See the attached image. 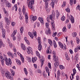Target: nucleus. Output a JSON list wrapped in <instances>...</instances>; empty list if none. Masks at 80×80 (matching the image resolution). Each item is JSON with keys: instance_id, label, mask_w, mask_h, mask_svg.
Segmentation results:
<instances>
[{"instance_id": "nucleus-54", "label": "nucleus", "mask_w": 80, "mask_h": 80, "mask_svg": "<svg viewBox=\"0 0 80 80\" xmlns=\"http://www.w3.org/2000/svg\"><path fill=\"white\" fill-rule=\"evenodd\" d=\"M77 43H78V44H79L80 43V39H77Z\"/></svg>"}, {"instance_id": "nucleus-34", "label": "nucleus", "mask_w": 80, "mask_h": 80, "mask_svg": "<svg viewBox=\"0 0 80 80\" xmlns=\"http://www.w3.org/2000/svg\"><path fill=\"white\" fill-rule=\"evenodd\" d=\"M26 11V9H25V7L24 6H23V8L22 9V12L24 13H25V12Z\"/></svg>"}, {"instance_id": "nucleus-32", "label": "nucleus", "mask_w": 80, "mask_h": 80, "mask_svg": "<svg viewBox=\"0 0 80 80\" xmlns=\"http://www.w3.org/2000/svg\"><path fill=\"white\" fill-rule=\"evenodd\" d=\"M51 23L52 25V27L53 28H54L55 27V23H54V21H51Z\"/></svg>"}, {"instance_id": "nucleus-26", "label": "nucleus", "mask_w": 80, "mask_h": 80, "mask_svg": "<svg viewBox=\"0 0 80 80\" xmlns=\"http://www.w3.org/2000/svg\"><path fill=\"white\" fill-rule=\"evenodd\" d=\"M37 60V58L36 57H34V58H32V61L33 63L35 62V61H36Z\"/></svg>"}, {"instance_id": "nucleus-29", "label": "nucleus", "mask_w": 80, "mask_h": 80, "mask_svg": "<svg viewBox=\"0 0 80 80\" xmlns=\"http://www.w3.org/2000/svg\"><path fill=\"white\" fill-rule=\"evenodd\" d=\"M46 34H47V35H48V33L49 34H50L51 33V32H50V29L49 28L48 29V31H47L46 32Z\"/></svg>"}, {"instance_id": "nucleus-46", "label": "nucleus", "mask_w": 80, "mask_h": 80, "mask_svg": "<svg viewBox=\"0 0 80 80\" xmlns=\"http://www.w3.org/2000/svg\"><path fill=\"white\" fill-rule=\"evenodd\" d=\"M68 29H70L71 28V24L69 23L68 25Z\"/></svg>"}, {"instance_id": "nucleus-20", "label": "nucleus", "mask_w": 80, "mask_h": 80, "mask_svg": "<svg viewBox=\"0 0 80 80\" xmlns=\"http://www.w3.org/2000/svg\"><path fill=\"white\" fill-rule=\"evenodd\" d=\"M6 4L7 7H8V8L11 7V4H10L7 1Z\"/></svg>"}, {"instance_id": "nucleus-55", "label": "nucleus", "mask_w": 80, "mask_h": 80, "mask_svg": "<svg viewBox=\"0 0 80 80\" xmlns=\"http://www.w3.org/2000/svg\"><path fill=\"white\" fill-rule=\"evenodd\" d=\"M36 53H37V56H38L39 57H40V54H39V53L38 52H36Z\"/></svg>"}, {"instance_id": "nucleus-38", "label": "nucleus", "mask_w": 80, "mask_h": 80, "mask_svg": "<svg viewBox=\"0 0 80 80\" xmlns=\"http://www.w3.org/2000/svg\"><path fill=\"white\" fill-rule=\"evenodd\" d=\"M58 76H60V70H58L57 73Z\"/></svg>"}, {"instance_id": "nucleus-36", "label": "nucleus", "mask_w": 80, "mask_h": 80, "mask_svg": "<svg viewBox=\"0 0 80 80\" xmlns=\"http://www.w3.org/2000/svg\"><path fill=\"white\" fill-rule=\"evenodd\" d=\"M45 70L47 73H48V72H49V68H48L46 67L45 68Z\"/></svg>"}, {"instance_id": "nucleus-30", "label": "nucleus", "mask_w": 80, "mask_h": 80, "mask_svg": "<svg viewBox=\"0 0 80 80\" xmlns=\"http://www.w3.org/2000/svg\"><path fill=\"white\" fill-rule=\"evenodd\" d=\"M5 20H6V22L7 23H10V20L8 19V18L7 17H6L5 18Z\"/></svg>"}, {"instance_id": "nucleus-8", "label": "nucleus", "mask_w": 80, "mask_h": 80, "mask_svg": "<svg viewBox=\"0 0 80 80\" xmlns=\"http://www.w3.org/2000/svg\"><path fill=\"white\" fill-rule=\"evenodd\" d=\"M43 2H45V8L46 9H47L48 7V1H50V0H43Z\"/></svg>"}, {"instance_id": "nucleus-4", "label": "nucleus", "mask_w": 80, "mask_h": 80, "mask_svg": "<svg viewBox=\"0 0 80 80\" xmlns=\"http://www.w3.org/2000/svg\"><path fill=\"white\" fill-rule=\"evenodd\" d=\"M5 76H6V78H8V79H10V80H13V76H11V74L9 73L8 72H7L5 73Z\"/></svg>"}, {"instance_id": "nucleus-45", "label": "nucleus", "mask_w": 80, "mask_h": 80, "mask_svg": "<svg viewBox=\"0 0 80 80\" xmlns=\"http://www.w3.org/2000/svg\"><path fill=\"white\" fill-rule=\"evenodd\" d=\"M73 0H70V3L71 5H73Z\"/></svg>"}, {"instance_id": "nucleus-6", "label": "nucleus", "mask_w": 80, "mask_h": 80, "mask_svg": "<svg viewBox=\"0 0 80 80\" xmlns=\"http://www.w3.org/2000/svg\"><path fill=\"white\" fill-rule=\"evenodd\" d=\"M17 30H14L12 34L11 35V37H12L13 40V41H15V40L17 39L15 37V35L17 33Z\"/></svg>"}, {"instance_id": "nucleus-25", "label": "nucleus", "mask_w": 80, "mask_h": 80, "mask_svg": "<svg viewBox=\"0 0 80 80\" xmlns=\"http://www.w3.org/2000/svg\"><path fill=\"white\" fill-rule=\"evenodd\" d=\"M78 53H77L75 57V60H76V62H78V60H77V59L78 58Z\"/></svg>"}, {"instance_id": "nucleus-10", "label": "nucleus", "mask_w": 80, "mask_h": 80, "mask_svg": "<svg viewBox=\"0 0 80 80\" xmlns=\"http://www.w3.org/2000/svg\"><path fill=\"white\" fill-rule=\"evenodd\" d=\"M17 53L18 55H20L21 57V60L22 63H24V58H23V56L19 52H17Z\"/></svg>"}, {"instance_id": "nucleus-16", "label": "nucleus", "mask_w": 80, "mask_h": 80, "mask_svg": "<svg viewBox=\"0 0 80 80\" xmlns=\"http://www.w3.org/2000/svg\"><path fill=\"white\" fill-rule=\"evenodd\" d=\"M8 54L9 57H11V58H13L14 57L13 55V53H11L10 52H8Z\"/></svg>"}, {"instance_id": "nucleus-21", "label": "nucleus", "mask_w": 80, "mask_h": 80, "mask_svg": "<svg viewBox=\"0 0 80 80\" xmlns=\"http://www.w3.org/2000/svg\"><path fill=\"white\" fill-rule=\"evenodd\" d=\"M17 4H15L14 7H12V10H15V11L17 12Z\"/></svg>"}, {"instance_id": "nucleus-1", "label": "nucleus", "mask_w": 80, "mask_h": 80, "mask_svg": "<svg viewBox=\"0 0 80 80\" xmlns=\"http://www.w3.org/2000/svg\"><path fill=\"white\" fill-rule=\"evenodd\" d=\"M53 57L55 58V63H54V67L55 68H57V67H58L59 65V63L58 62V57L56 56V52L55 51H53Z\"/></svg>"}, {"instance_id": "nucleus-5", "label": "nucleus", "mask_w": 80, "mask_h": 80, "mask_svg": "<svg viewBox=\"0 0 80 80\" xmlns=\"http://www.w3.org/2000/svg\"><path fill=\"white\" fill-rule=\"evenodd\" d=\"M5 60L6 62V64L8 66L9 65H9L12 64V61L10 58H8V59H7V58H6Z\"/></svg>"}, {"instance_id": "nucleus-28", "label": "nucleus", "mask_w": 80, "mask_h": 80, "mask_svg": "<svg viewBox=\"0 0 80 80\" xmlns=\"http://www.w3.org/2000/svg\"><path fill=\"white\" fill-rule=\"evenodd\" d=\"M56 17L57 18H58L59 17V15L60 14H59V12H58V10H56Z\"/></svg>"}, {"instance_id": "nucleus-56", "label": "nucleus", "mask_w": 80, "mask_h": 80, "mask_svg": "<svg viewBox=\"0 0 80 80\" xmlns=\"http://www.w3.org/2000/svg\"><path fill=\"white\" fill-rule=\"evenodd\" d=\"M69 52L71 54H73V51L72 49L69 50Z\"/></svg>"}, {"instance_id": "nucleus-40", "label": "nucleus", "mask_w": 80, "mask_h": 80, "mask_svg": "<svg viewBox=\"0 0 80 80\" xmlns=\"http://www.w3.org/2000/svg\"><path fill=\"white\" fill-rule=\"evenodd\" d=\"M62 31L63 32H65L67 31V29H66V28L65 27H64L62 29Z\"/></svg>"}, {"instance_id": "nucleus-23", "label": "nucleus", "mask_w": 80, "mask_h": 80, "mask_svg": "<svg viewBox=\"0 0 80 80\" xmlns=\"http://www.w3.org/2000/svg\"><path fill=\"white\" fill-rule=\"evenodd\" d=\"M2 47H5V45L2 42V41L0 40V48H2Z\"/></svg>"}, {"instance_id": "nucleus-52", "label": "nucleus", "mask_w": 80, "mask_h": 80, "mask_svg": "<svg viewBox=\"0 0 80 80\" xmlns=\"http://www.w3.org/2000/svg\"><path fill=\"white\" fill-rule=\"evenodd\" d=\"M65 10L68 13H69V12H70V9L68 8H67V9Z\"/></svg>"}, {"instance_id": "nucleus-17", "label": "nucleus", "mask_w": 80, "mask_h": 80, "mask_svg": "<svg viewBox=\"0 0 80 80\" xmlns=\"http://www.w3.org/2000/svg\"><path fill=\"white\" fill-rule=\"evenodd\" d=\"M78 50H80V48L79 46H77L74 49V52L75 53H76L78 51Z\"/></svg>"}, {"instance_id": "nucleus-53", "label": "nucleus", "mask_w": 80, "mask_h": 80, "mask_svg": "<svg viewBox=\"0 0 80 80\" xmlns=\"http://www.w3.org/2000/svg\"><path fill=\"white\" fill-rule=\"evenodd\" d=\"M61 19L62 21H64V20H65V16H63L61 17Z\"/></svg>"}, {"instance_id": "nucleus-61", "label": "nucleus", "mask_w": 80, "mask_h": 80, "mask_svg": "<svg viewBox=\"0 0 80 80\" xmlns=\"http://www.w3.org/2000/svg\"><path fill=\"white\" fill-rule=\"evenodd\" d=\"M25 42H26L27 43V44H28V45H29L30 43V42H29L28 40H27L26 41H25Z\"/></svg>"}, {"instance_id": "nucleus-33", "label": "nucleus", "mask_w": 80, "mask_h": 80, "mask_svg": "<svg viewBox=\"0 0 80 80\" xmlns=\"http://www.w3.org/2000/svg\"><path fill=\"white\" fill-rule=\"evenodd\" d=\"M72 71L73 72V75H75V74L76 73H77V71L76 70V69L75 68L73 69L72 70Z\"/></svg>"}, {"instance_id": "nucleus-37", "label": "nucleus", "mask_w": 80, "mask_h": 80, "mask_svg": "<svg viewBox=\"0 0 80 80\" xmlns=\"http://www.w3.org/2000/svg\"><path fill=\"white\" fill-rule=\"evenodd\" d=\"M47 52L48 53H51V52H50V47L48 48L47 50Z\"/></svg>"}, {"instance_id": "nucleus-59", "label": "nucleus", "mask_w": 80, "mask_h": 80, "mask_svg": "<svg viewBox=\"0 0 80 80\" xmlns=\"http://www.w3.org/2000/svg\"><path fill=\"white\" fill-rule=\"evenodd\" d=\"M43 76L44 77V78H46V77H47V74H46L45 73H43Z\"/></svg>"}, {"instance_id": "nucleus-3", "label": "nucleus", "mask_w": 80, "mask_h": 80, "mask_svg": "<svg viewBox=\"0 0 80 80\" xmlns=\"http://www.w3.org/2000/svg\"><path fill=\"white\" fill-rule=\"evenodd\" d=\"M34 4V0H30L29 1V3L28 4V7L29 8H30L33 11H34V8H33V5Z\"/></svg>"}, {"instance_id": "nucleus-11", "label": "nucleus", "mask_w": 80, "mask_h": 80, "mask_svg": "<svg viewBox=\"0 0 80 80\" xmlns=\"http://www.w3.org/2000/svg\"><path fill=\"white\" fill-rule=\"evenodd\" d=\"M27 52L28 54H30V53H32V49L31 48L29 47L28 48Z\"/></svg>"}, {"instance_id": "nucleus-22", "label": "nucleus", "mask_w": 80, "mask_h": 80, "mask_svg": "<svg viewBox=\"0 0 80 80\" xmlns=\"http://www.w3.org/2000/svg\"><path fill=\"white\" fill-rule=\"evenodd\" d=\"M38 48L39 50H41L42 49V46L41 43H39V44Z\"/></svg>"}, {"instance_id": "nucleus-9", "label": "nucleus", "mask_w": 80, "mask_h": 80, "mask_svg": "<svg viewBox=\"0 0 80 80\" xmlns=\"http://www.w3.org/2000/svg\"><path fill=\"white\" fill-rule=\"evenodd\" d=\"M69 19H70L72 23H74L75 22V19L72 16V15H70L69 16Z\"/></svg>"}, {"instance_id": "nucleus-39", "label": "nucleus", "mask_w": 80, "mask_h": 80, "mask_svg": "<svg viewBox=\"0 0 80 80\" xmlns=\"http://www.w3.org/2000/svg\"><path fill=\"white\" fill-rule=\"evenodd\" d=\"M72 35L73 37H75L77 36V33L76 32H73Z\"/></svg>"}, {"instance_id": "nucleus-2", "label": "nucleus", "mask_w": 80, "mask_h": 80, "mask_svg": "<svg viewBox=\"0 0 80 80\" xmlns=\"http://www.w3.org/2000/svg\"><path fill=\"white\" fill-rule=\"evenodd\" d=\"M0 28L2 30V37L3 38H4L5 37V29H3V23L2 22H1V23L0 24Z\"/></svg>"}, {"instance_id": "nucleus-50", "label": "nucleus", "mask_w": 80, "mask_h": 80, "mask_svg": "<svg viewBox=\"0 0 80 80\" xmlns=\"http://www.w3.org/2000/svg\"><path fill=\"white\" fill-rule=\"evenodd\" d=\"M54 5L55 4H54V2H52L51 3V6H52V7L53 8V7H54Z\"/></svg>"}, {"instance_id": "nucleus-63", "label": "nucleus", "mask_w": 80, "mask_h": 80, "mask_svg": "<svg viewBox=\"0 0 80 80\" xmlns=\"http://www.w3.org/2000/svg\"><path fill=\"white\" fill-rule=\"evenodd\" d=\"M12 26H14V25H15V22H12Z\"/></svg>"}, {"instance_id": "nucleus-12", "label": "nucleus", "mask_w": 80, "mask_h": 80, "mask_svg": "<svg viewBox=\"0 0 80 80\" xmlns=\"http://www.w3.org/2000/svg\"><path fill=\"white\" fill-rule=\"evenodd\" d=\"M38 20L40 21L42 25L44 24V22L43 21V19L42 17H39L38 18Z\"/></svg>"}, {"instance_id": "nucleus-62", "label": "nucleus", "mask_w": 80, "mask_h": 80, "mask_svg": "<svg viewBox=\"0 0 80 80\" xmlns=\"http://www.w3.org/2000/svg\"><path fill=\"white\" fill-rule=\"evenodd\" d=\"M76 80H79V76H77L76 77Z\"/></svg>"}, {"instance_id": "nucleus-7", "label": "nucleus", "mask_w": 80, "mask_h": 80, "mask_svg": "<svg viewBox=\"0 0 80 80\" xmlns=\"http://www.w3.org/2000/svg\"><path fill=\"white\" fill-rule=\"evenodd\" d=\"M58 44L59 47H60V48H63V50H66V46L65 45H64V46L63 45V44L61 43V42H58Z\"/></svg>"}, {"instance_id": "nucleus-27", "label": "nucleus", "mask_w": 80, "mask_h": 80, "mask_svg": "<svg viewBox=\"0 0 80 80\" xmlns=\"http://www.w3.org/2000/svg\"><path fill=\"white\" fill-rule=\"evenodd\" d=\"M48 42L50 45H51V46H52V45H53V44H52V41L50 39H48Z\"/></svg>"}, {"instance_id": "nucleus-14", "label": "nucleus", "mask_w": 80, "mask_h": 80, "mask_svg": "<svg viewBox=\"0 0 80 80\" xmlns=\"http://www.w3.org/2000/svg\"><path fill=\"white\" fill-rule=\"evenodd\" d=\"M44 60H45V59H44V58L42 57V59H40V62L41 63V67H42V66H43V63L44 62Z\"/></svg>"}, {"instance_id": "nucleus-19", "label": "nucleus", "mask_w": 80, "mask_h": 80, "mask_svg": "<svg viewBox=\"0 0 80 80\" xmlns=\"http://www.w3.org/2000/svg\"><path fill=\"white\" fill-rule=\"evenodd\" d=\"M21 47L23 50H26L25 46L22 43L21 44Z\"/></svg>"}, {"instance_id": "nucleus-58", "label": "nucleus", "mask_w": 80, "mask_h": 80, "mask_svg": "<svg viewBox=\"0 0 80 80\" xmlns=\"http://www.w3.org/2000/svg\"><path fill=\"white\" fill-rule=\"evenodd\" d=\"M11 73H12V75L13 76H14V75H15V73H14V71H11Z\"/></svg>"}, {"instance_id": "nucleus-60", "label": "nucleus", "mask_w": 80, "mask_h": 80, "mask_svg": "<svg viewBox=\"0 0 80 80\" xmlns=\"http://www.w3.org/2000/svg\"><path fill=\"white\" fill-rule=\"evenodd\" d=\"M25 20L26 21H28V16H25Z\"/></svg>"}, {"instance_id": "nucleus-24", "label": "nucleus", "mask_w": 80, "mask_h": 80, "mask_svg": "<svg viewBox=\"0 0 80 80\" xmlns=\"http://www.w3.org/2000/svg\"><path fill=\"white\" fill-rule=\"evenodd\" d=\"M28 34L32 38H33V35L32 32L31 33L30 32H29Z\"/></svg>"}, {"instance_id": "nucleus-57", "label": "nucleus", "mask_w": 80, "mask_h": 80, "mask_svg": "<svg viewBox=\"0 0 80 80\" xmlns=\"http://www.w3.org/2000/svg\"><path fill=\"white\" fill-rule=\"evenodd\" d=\"M37 35V32H32V35L33 36H35Z\"/></svg>"}, {"instance_id": "nucleus-13", "label": "nucleus", "mask_w": 80, "mask_h": 80, "mask_svg": "<svg viewBox=\"0 0 80 80\" xmlns=\"http://www.w3.org/2000/svg\"><path fill=\"white\" fill-rule=\"evenodd\" d=\"M40 22H36V23H35L34 25V28H35L36 27V26H37V27H40Z\"/></svg>"}, {"instance_id": "nucleus-31", "label": "nucleus", "mask_w": 80, "mask_h": 80, "mask_svg": "<svg viewBox=\"0 0 80 80\" xmlns=\"http://www.w3.org/2000/svg\"><path fill=\"white\" fill-rule=\"evenodd\" d=\"M37 17L36 16H33L32 17V18L31 19L32 20H33V21H35L36 20H37Z\"/></svg>"}, {"instance_id": "nucleus-44", "label": "nucleus", "mask_w": 80, "mask_h": 80, "mask_svg": "<svg viewBox=\"0 0 80 80\" xmlns=\"http://www.w3.org/2000/svg\"><path fill=\"white\" fill-rule=\"evenodd\" d=\"M40 37H38V44H39V43H40Z\"/></svg>"}, {"instance_id": "nucleus-64", "label": "nucleus", "mask_w": 80, "mask_h": 80, "mask_svg": "<svg viewBox=\"0 0 80 80\" xmlns=\"http://www.w3.org/2000/svg\"><path fill=\"white\" fill-rule=\"evenodd\" d=\"M19 18H20V20H22V19H23V17H22V16H20L19 17Z\"/></svg>"}, {"instance_id": "nucleus-48", "label": "nucleus", "mask_w": 80, "mask_h": 80, "mask_svg": "<svg viewBox=\"0 0 80 80\" xmlns=\"http://www.w3.org/2000/svg\"><path fill=\"white\" fill-rule=\"evenodd\" d=\"M65 57H66V60H69L70 58H68V55H66Z\"/></svg>"}, {"instance_id": "nucleus-35", "label": "nucleus", "mask_w": 80, "mask_h": 80, "mask_svg": "<svg viewBox=\"0 0 80 80\" xmlns=\"http://www.w3.org/2000/svg\"><path fill=\"white\" fill-rule=\"evenodd\" d=\"M16 62L18 65H21V62L19 60H17L16 61Z\"/></svg>"}, {"instance_id": "nucleus-49", "label": "nucleus", "mask_w": 80, "mask_h": 80, "mask_svg": "<svg viewBox=\"0 0 80 80\" xmlns=\"http://www.w3.org/2000/svg\"><path fill=\"white\" fill-rule=\"evenodd\" d=\"M27 58L28 60V61L29 62H31V61H32V60H31V58H30L28 57Z\"/></svg>"}, {"instance_id": "nucleus-15", "label": "nucleus", "mask_w": 80, "mask_h": 80, "mask_svg": "<svg viewBox=\"0 0 80 80\" xmlns=\"http://www.w3.org/2000/svg\"><path fill=\"white\" fill-rule=\"evenodd\" d=\"M55 12H52V14L50 16L49 18L50 20H52V18H53V17H55Z\"/></svg>"}, {"instance_id": "nucleus-43", "label": "nucleus", "mask_w": 80, "mask_h": 80, "mask_svg": "<svg viewBox=\"0 0 80 80\" xmlns=\"http://www.w3.org/2000/svg\"><path fill=\"white\" fill-rule=\"evenodd\" d=\"M49 25L50 24H49V23H48L47 22L46 23V26L47 28H48V27L49 26Z\"/></svg>"}, {"instance_id": "nucleus-41", "label": "nucleus", "mask_w": 80, "mask_h": 80, "mask_svg": "<svg viewBox=\"0 0 80 80\" xmlns=\"http://www.w3.org/2000/svg\"><path fill=\"white\" fill-rule=\"evenodd\" d=\"M20 30L21 31V33H23V27H22L20 28Z\"/></svg>"}, {"instance_id": "nucleus-51", "label": "nucleus", "mask_w": 80, "mask_h": 80, "mask_svg": "<svg viewBox=\"0 0 80 80\" xmlns=\"http://www.w3.org/2000/svg\"><path fill=\"white\" fill-rule=\"evenodd\" d=\"M57 34V32H55L54 33H53V35H52V37H54L56 36Z\"/></svg>"}, {"instance_id": "nucleus-42", "label": "nucleus", "mask_w": 80, "mask_h": 80, "mask_svg": "<svg viewBox=\"0 0 80 80\" xmlns=\"http://www.w3.org/2000/svg\"><path fill=\"white\" fill-rule=\"evenodd\" d=\"M59 68L61 70H62V69H64V67L63 66V65H59Z\"/></svg>"}, {"instance_id": "nucleus-18", "label": "nucleus", "mask_w": 80, "mask_h": 80, "mask_svg": "<svg viewBox=\"0 0 80 80\" xmlns=\"http://www.w3.org/2000/svg\"><path fill=\"white\" fill-rule=\"evenodd\" d=\"M53 43L54 48H56L57 47V43H56V42H55V41L54 40H53Z\"/></svg>"}, {"instance_id": "nucleus-47", "label": "nucleus", "mask_w": 80, "mask_h": 80, "mask_svg": "<svg viewBox=\"0 0 80 80\" xmlns=\"http://www.w3.org/2000/svg\"><path fill=\"white\" fill-rule=\"evenodd\" d=\"M66 3L65 2H63V3L62 4V8H63V7H65V4H66Z\"/></svg>"}]
</instances>
